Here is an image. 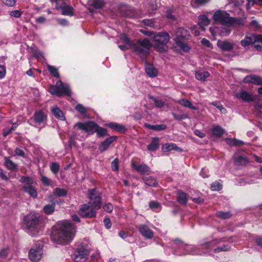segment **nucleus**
Returning a JSON list of instances; mask_svg holds the SVG:
<instances>
[{"label":"nucleus","mask_w":262,"mask_h":262,"mask_svg":"<svg viewBox=\"0 0 262 262\" xmlns=\"http://www.w3.org/2000/svg\"><path fill=\"white\" fill-rule=\"evenodd\" d=\"M75 229L69 221H64L58 223L53 230L52 241L60 245H67L71 242L75 236Z\"/></svg>","instance_id":"nucleus-1"},{"label":"nucleus","mask_w":262,"mask_h":262,"mask_svg":"<svg viewBox=\"0 0 262 262\" xmlns=\"http://www.w3.org/2000/svg\"><path fill=\"white\" fill-rule=\"evenodd\" d=\"M90 202L83 205L80 210L79 214L82 217H92L95 215V210H98L101 206L100 197L95 193V189L89 190Z\"/></svg>","instance_id":"nucleus-2"},{"label":"nucleus","mask_w":262,"mask_h":262,"mask_svg":"<svg viewBox=\"0 0 262 262\" xmlns=\"http://www.w3.org/2000/svg\"><path fill=\"white\" fill-rule=\"evenodd\" d=\"M223 242H228V243H232L233 241L232 237L218 238L213 236H210L206 239L203 244H201L202 248L208 251L213 250L215 253H219L221 252L228 251L231 249V246L229 244H225L223 246L215 248V247L219 244Z\"/></svg>","instance_id":"nucleus-3"},{"label":"nucleus","mask_w":262,"mask_h":262,"mask_svg":"<svg viewBox=\"0 0 262 262\" xmlns=\"http://www.w3.org/2000/svg\"><path fill=\"white\" fill-rule=\"evenodd\" d=\"M25 222L28 232L36 236L41 231L43 225L39 216L35 213H30L25 217Z\"/></svg>","instance_id":"nucleus-4"},{"label":"nucleus","mask_w":262,"mask_h":262,"mask_svg":"<svg viewBox=\"0 0 262 262\" xmlns=\"http://www.w3.org/2000/svg\"><path fill=\"white\" fill-rule=\"evenodd\" d=\"M152 39L155 42L154 47L156 50L160 52L167 51L168 49L167 43L170 40V36L167 32H155Z\"/></svg>","instance_id":"nucleus-5"},{"label":"nucleus","mask_w":262,"mask_h":262,"mask_svg":"<svg viewBox=\"0 0 262 262\" xmlns=\"http://www.w3.org/2000/svg\"><path fill=\"white\" fill-rule=\"evenodd\" d=\"M174 245L177 246H179V248H184V250L181 252L175 251L174 254L178 255H182L185 254H192L197 255L202 254L204 253V252H202L201 249H204L201 247V245L200 247H196L193 245H186L184 244L180 240H175Z\"/></svg>","instance_id":"nucleus-6"},{"label":"nucleus","mask_w":262,"mask_h":262,"mask_svg":"<svg viewBox=\"0 0 262 262\" xmlns=\"http://www.w3.org/2000/svg\"><path fill=\"white\" fill-rule=\"evenodd\" d=\"M19 182L24 184L22 190L24 192L32 198L35 199L37 197V189L35 187L36 182L32 178L23 176L20 178Z\"/></svg>","instance_id":"nucleus-7"},{"label":"nucleus","mask_w":262,"mask_h":262,"mask_svg":"<svg viewBox=\"0 0 262 262\" xmlns=\"http://www.w3.org/2000/svg\"><path fill=\"white\" fill-rule=\"evenodd\" d=\"M152 45L149 40L145 38L142 40L139 39L136 43H133L132 48L137 54L145 55L148 53L149 49Z\"/></svg>","instance_id":"nucleus-8"},{"label":"nucleus","mask_w":262,"mask_h":262,"mask_svg":"<svg viewBox=\"0 0 262 262\" xmlns=\"http://www.w3.org/2000/svg\"><path fill=\"white\" fill-rule=\"evenodd\" d=\"M177 37L175 39L176 44L185 52L189 50V47L187 44L180 40V38L187 39L189 36L188 31L183 28H178L176 31Z\"/></svg>","instance_id":"nucleus-9"},{"label":"nucleus","mask_w":262,"mask_h":262,"mask_svg":"<svg viewBox=\"0 0 262 262\" xmlns=\"http://www.w3.org/2000/svg\"><path fill=\"white\" fill-rule=\"evenodd\" d=\"M213 19L215 21L224 25H229L230 23H232L231 21H233L228 13L221 10H217L214 13Z\"/></svg>","instance_id":"nucleus-10"},{"label":"nucleus","mask_w":262,"mask_h":262,"mask_svg":"<svg viewBox=\"0 0 262 262\" xmlns=\"http://www.w3.org/2000/svg\"><path fill=\"white\" fill-rule=\"evenodd\" d=\"M75 126L90 135L95 133L97 124L93 121H88L85 123L78 122L75 124Z\"/></svg>","instance_id":"nucleus-11"},{"label":"nucleus","mask_w":262,"mask_h":262,"mask_svg":"<svg viewBox=\"0 0 262 262\" xmlns=\"http://www.w3.org/2000/svg\"><path fill=\"white\" fill-rule=\"evenodd\" d=\"M43 255L42 248L33 247L30 249L29 252V257L32 261L37 262L39 261Z\"/></svg>","instance_id":"nucleus-12"},{"label":"nucleus","mask_w":262,"mask_h":262,"mask_svg":"<svg viewBox=\"0 0 262 262\" xmlns=\"http://www.w3.org/2000/svg\"><path fill=\"white\" fill-rule=\"evenodd\" d=\"M88 251L85 249H78L75 251L73 258L76 262H83L88 258Z\"/></svg>","instance_id":"nucleus-13"},{"label":"nucleus","mask_w":262,"mask_h":262,"mask_svg":"<svg viewBox=\"0 0 262 262\" xmlns=\"http://www.w3.org/2000/svg\"><path fill=\"white\" fill-rule=\"evenodd\" d=\"M138 229L141 235L145 238L151 239L153 237L154 232L146 225H140Z\"/></svg>","instance_id":"nucleus-14"},{"label":"nucleus","mask_w":262,"mask_h":262,"mask_svg":"<svg viewBox=\"0 0 262 262\" xmlns=\"http://www.w3.org/2000/svg\"><path fill=\"white\" fill-rule=\"evenodd\" d=\"M234 165L237 166H245L248 163V159L243 155L235 154L233 156Z\"/></svg>","instance_id":"nucleus-15"},{"label":"nucleus","mask_w":262,"mask_h":262,"mask_svg":"<svg viewBox=\"0 0 262 262\" xmlns=\"http://www.w3.org/2000/svg\"><path fill=\"white\" fill-rule=\"evenodd\" d=\"M217 46L224 51H231L233 50L234 43L228 40H219Z\"/></svg>","instance_id":"nucleus-16"},{"label":"nucleus","mask_w":262,"mask_h":262,"mask_svg":"<svg viewBox=\"0 0 262 262\" xmlns=\"http://www.w3.org/2000/svg\"><path fill=\"white\" fill-rule=\"evenodd\" d=\"M57 86L58 91L59 92V96H62L63 95L70 96L71 91L68 85H64L63 83L59 80L57 82Z\"/></svg>","instance_id":"nucleus-17"},{"label":"nucleus","mask_w":262,"mask_h":262,"mask_svg":"<svg viewBox=\"0 0 262 262\" xmlns=\"http://www.w3.org/2000/svg\"><path fill=\"white\" fill-rule=\"evenodd\" d=\"M132 166L141 174H148L150 172V168L145 164L137 165L135 163L132 162Z\"/></svg>","instance_id":"nucleus-18"},{"label":"nucleus","mask_w":262,"mask_h":262,"mask_svg":"<svg viewBox=\"0 0 262 262\" xmlns=\"http://www.w3.org/2000/svg\"><path fill=\"white\" fill-rule=\"evenodd\" d=\"M235 96L238 99H242L245 102H249L253 100L252 95L246 91H242L239 93H236Z\"/></svg>","instance_id":"nucleus-19"},{"label":"nucleus","mask_w":262,"mask_h":262,"mask_svg":"<svg viewBox=\"0 0 262 262\" xmlns=\"http://www.w3.org/2000/svg\"><path fill=\"white\" fill-rule=\"evenodd\" d=\"M244 81L246 83H252L255 84H262V78L255 75H249L245 77Z\"/></svg>","instance_id":"nucleus-20"},{"label":"nucleus","mask_w":262,"mask_h":262,"mask_svg":"<svg viewBox=\"0 0 262 262\" xmlns=\"http://www.w3.org/2000/svg\"><path fill=\"white\" fill-rule=\"evenodd\" d=\"M255 39V35L246 36L241 41V45L244 48L247 49L250 45H253L254 46Z\"/></svg>","instance_id":"nucleus-21"},{"label":"nucleus","mask_w":262,"mask_h":262,"mask_svg":"<svg viewBox=\"0 0 262 262\" xmlns=\"http://www.w3.org/2000/svg\"><path fill=\"white\" fill-rule=\"evenodd\" d=\"M226 142L228 145L231 146H248L246 143L241 140H237L234 138L227 139Z\"/></svg>","instance_id":"nucleus-22"},{"label":"nucleus","mask_w":262,"mask_h":262,"mask_svg":"<svg viewBox=\"0 0 262 262\" xmlns=\"http://www.w3.org/2000/svg\"><path fill=\"white\" fill-rule=\"evenodd\" d=\"M199 25L202 30L205 31L206 26L210 24V20L208 18L204 15H200L199 17Z\"/></svg>","instance_id":"nucleus-23"},{"label":"nucleus","mask_w":262,"mask_h":262,"mask_svg":"<svg viewBox=\"0 0 262 262\" xmlns=\"http://www.w3.org/2000/svg\"><path fill=\"white\" fill-rule=\"evenodd\" d=\"M4 160V165L8 169L11 171H14L17 169V165L10 160L9 158L6 157H5Z\"/></svg>","instance_id":"nucleus-24"},{"label":"nucleus","mask_w":262,"mask_h":262,"mask_svg":"<svg viewBox=\"0 0 262 262\" xmlns=\"http://www.w3.org/2000/svg\"><path fill=\"white\" fill-rule=\"evenodd\" d=\"M147 74L150 77H156L158 75V70L151 64H147L145 67Z\"/></svg>","instance_id":"nucleus-25"},{"label":"nucleus","mask_w":262,"mask_h":262,"mask_svg":"<svg viewBox=\"0 0 262 262\" xmlns=\"http://www.w3.org/2000/svg\"><path fill=\"white\" fill-rule=\"evenodd\" d=\"M52 112L53 115L60 120H64L65 117L62 112L57 107L55 106L52 108Z\"/></svg>","instance_id":"nucleus-26"},{"label":"nucleus","mask_w":262,"mask_h":262,"mask_svg":"<svg viewBox=\"0 0 262 262\" xmlns=\"http://www.w3.org/2000/svg\"><path fill=\"white\" fill-rule=\"evenodd\" d=\"M177 195L178 201L181 204L186 205L188 200L186 194L181 190H179L178 191Z\"/></svg>","instance_id":"nucleus-27"},{"label":"nucleus","mask_w":262,"mask_h":262,"mask_svg":"<svg viewBox=\"0 0 262 262\" xmlns=\"http://www.w3.org/2000/svg\"><path fill=\"white\" fill-rule=\"evenodd\" d=\"M254 48L258 51H262V35H255Z\"/></svg>","instance_id":"nucleus-28"},{"label":"nucleus","mask_w":262,"mask_h":262,"mask_svg":"<svg viewBox=\"0 0 262 262\" xmlns=\"http://www.w3.org/2000/svg\"><path fill=\"white\" fill-rule=\"evenodd\" d=\"M210 76V74L206 71H197L195 73V78L199 80L204 81Z\"/></svg>","instance_id":"nucleus-29"},{"label":"nucleus","mask_w":262,"mask_h":262,"mask_svg":"<svg viewBox=\"0 0 262 262\" xmlns=\"http://www.w3.org/2000/svg\"><path fill=\"white\" fill-rule=\"evenodd\" d=\"M178 103L185 107H188L194 110H196V108L193 106L191 103L187 99H181L178 101Z\"/></svg>","instance_id":"nucleus-30"},{"label":"nucleus","mask_w":262,"mask_h":262,"mask_svg":"<svg viewBox=\"0 0 262 262\" xmlns=\"http://www.w3.org/2000/svg\"><path fill=\"white\" fill-rule=\"evenodd\" d=\"M107 125L109 127L121 133H123L125 130V128L123 126L117 123H112L107 124Z\"/></svg>","instance_id":"nucleus-31"},{"label":"nucleus","mask_w":262,"mask_h":262,"mask_svg":"<svg viewBox=\"0 0 262 262\" xmlns=\"http://www.w3.org/2000/svg\"><path fill=\"white\" fill-rule=\"evenodd\" d=\"M144 181L146 185L151 186L155 187L157 185V182L155 179L152 177H145Z\"/></svg>","instance_id":"nucleus-32"},{"label":"nucleus","mask_w":262,"mask_h":262,"mask_svg":"<svg viewBox=\"0 0 262 262\" xmlns=\"http://www.w3.org/2000/svg\"><path fill=\"white\" fill-rule=\"evenodd\" d=\"M35 121L37 123H41L46 118V116L41 111L37 112L34 115Z\"/></svg>","instance_id":"nucleus-33"},{"label":"nucleus","mask_w":262,"mask_h":262,"mask_svg":"<svg viewBox=\"0 0 262 262\" xmlns=\"http://www.w3.org/2000/svg\"><path fill=\"white\" fill-rule=\"evenodd\" d=\"M145 126L152 130H164L166 128V125L165 124H160V125H150L148 124H145Z\"/></svg>","instance_id":"nucleus-34"},{"label":"nucleus","mask_w":262,"mask_h":262,"mask_svg":"<svg viewBox=\"0 0 262 262\" xmlns=\"http://www.w3.org/2000/svg\"><path fill=\"white\" fill-rule=\"evenodd\" d=\"M55 203L45 206L43 209L45 213L47 214H52L55 210Z\"/></svg>","instance_id":"nucleus-35"},{"label":"nucleus","mask_w":262,"mask_h":262,"mask_svg":"<svg viewBox=\"0 0 262 262\" xmlns=\"http://www.w3.org/2000/svg\"><path fill=\"white\" fill-rule=\"evenodd\" d=\"M224 132V129L220 126H216L212 128L213 134L217 137L222 136Z\"/></svg>","instance_id":"nucleus-36"},{"label":"nucleus","mask_w":262,"mask_h":262,"mask_svg":"<svg viewBox=\"0 0 262 262\" xmlns=\"http://www.w3.org/2000/svg\"><path fill=\"white\" fill-rule=\"evenodd\" d=\"M91 5L96 9L101 8L104 5L103 0H91Z\"/></svg>","instance_id":"nucleus-37"},{"label":"nucleus","mask_w":262,"mask_h":262,"mask_svg":"<svg viewBox=\"0 0 262 262\" xmlns=\"http://www.w3.org/2000/svg\"><path fill=\"white\" fill-rule=\"evenodd\" d=\"M149 207L155 211H160L161 210V205L160 203L155 201H151L149 203Z\"/></svg>","instance_id":"nucleus-38"},{"label":"nucleus","mask_w":262,"mask_h":262,"mask_svg":"<svg viewBox=\"0 0 262 262\" xmlns=\"http://www.w3.org/2000/svg\"><path fill=\"white\" fill-rule=\"evenodd\" d=\"M95 132L97 133V136L100 137H104L107 134L106 130L104 128L99 126L97 124Z\"/></svg>","instance_id":"nucleus-39"},{"label":"nucleus","mask_w":262,"mask_h":262,"mask_svg":"<svg viewBox=\"0 0 262 262\" xmlns=\"http://www.w3.org/2000/svg\"><path fill=\"white\" fill-rule=\"evenodd\" d=\"M149 98L154 101V104L157 107L162 108L164 106L165 103L161 100L157 99L152 96H150Z\"/></svg>","instance_id":"nucleus-40"},{"label":"nucleus","mask_w":262,"mask_h":262,"mask_svg":"<svg viewBox=\"0 0 262 262\" xmlns=\"http://www.w3.org/2000/svg\"><path fill=\"white\" fill-rule=\"evenodd\" d=\"M160 139L158 138H153L151 143L148 145L147 147H157L160 146Z\"/></svg>","instance_id":"nucleus-41"},{"label":"nucleus","mask_w":262,"mask_h":262,"mask_svg":"<svg viewBox=\"0 0 262 262\" xmlns=\"http://www.w3.org/2000/svg\"><path fill=\"white\" fill-rule=\"evenodd\" d=\"M216 215L222 219H227L231 217V214L229 212L220 211L216 213Z\"/></svg>","instance_id":"nucleus-42"},{"label":"nucleus","mask_w":262,"mask_h":262,"mask_svg":"<svg viewBox=\"0 0 262 262\" xmlns=\"http://www.w3.org/2000/svg\"><path fill=\"white\" fill-rule=\"evenodd\" d=\"M54 194L58 196H63L67 195V191L64 189L57 188L54 190Z\"/></svg>","instance_id":"nucleus-43"},{"label":"nucleus","mask_w":262,"mask_h":262,"mask_svg":"<svg viewBox=\"0 0 262 262\" xmlns=\"http://www.w3.org/2000/svg\"><path fill=\"white\" fill-rule=\"evenodd\" d=\"M49 92L53 95H55L57 96H59V92L58 91L57 86V82L55 85H50L49 87Z\"/></svg>","instance_id":"nucleus-44"},{"label":"nucleus","mask_w":262,"mask_h":262,"mask_svg":"<svg viewBox=\"0 0 262 262\" xmlns=\"http://www.w3.org/2000/svg\"><path fill=\"white\" fill-rule=\"evenodd\" d=\"M48 69L50 72L55 77H58L59 75L58 72V71L57 69H56L55 67L50 66L48 65Z\"/></svg>","instance_id":"nucleus-45"},{"label":"nucleus","mask_w":262,"mask_h":262,"mask_svg":"<svg viewBox=\"0 0 262 262\" xmlns=\"http://www.w3.org/2000/svg\"><path fill=\"white\" fill-rule=\"evenodd\" d=\"M116 139V136H112L106 139L103 143L102 145L105 147L110 145L111 143Z\"/></svg>","instance_id":"nucleus-46"},{"label":"nucleus","mask_w":262,"mask_h":262,"mask_svg":"<svg viewBox=\"0 0 262 262\" xmlns=\"http://www.w3.org/2000/svg\"><path fill=\"white\" fill-rule=\"evenodd\" d=\"M120 37L123 42L125 43L127 45L132 47L133 43L131 42L130 39L126 36L125 34H121Z\"/></svg>","instance_id":"nucleus-47"},{"label":"nucleus","mask_w":262,"mask_h":262,"mask_svg":"<svg viewBox=\"0 0 262 262\" xmlns=\"http://www.w3.org/2000/svg\"><path fill=\"white\" fill-rule=\"evenodd\" d=\"M211 189L212 191H219L222 188V185L218 182H215L211 185Z\"/></svg>","instance_id":"nucleus-48"},{"label":"nucleus","mask_w":262,"mask_h":262,"mask_svg":"<svg viewBox=\"0 0 262 262\" xmlns=\"http://www.w3.org/2000/svg\"><path fill=\"white\" fill-rule=\"evenodd\" d=\"M231 19L233 21H231L232 23H230L229 25H232L234 24H236L237 25H244V20L241 18H233L231 17Z\"/></svg>","instance_id":"nucleus-49"},{"label":"nucleus","mask_w":262,"mask_h":262,"mask_svg":"<svg viewBox=\"0 0 262 262\" xmlns=\"http://www.w3.org/2000/svg\"><path fill=\"white\" fill-rule=\"evenodd\" d=\"M51 170L54 173H57L59 169V165L57 163H52L50 166Z\"/></svg>","instance_id":"nucleus-50"},{"label":"nucleus","mask_w":262,"mask_h":262,"mask_svg":"<svg viewBox=\"0 0 262 262\" xmlns=\"http://www.w3.org/2000/svg\"><path fill=\"white\" fill-rule=\"evenodd\" d=\"M41 181L45 186H50L51 184V180L45 176H41Z\"/></svg>","instance_id":"nucleus-51"},{"label":"nucleus","mask_w":262,"mask_h":262,"mask_svg":"<svg viewBox=\"0 0 262 262\" xmlns=\"http://www.w3.org/2000/svg\"><path fill=\"white\" fill-rule=\"evenodd\" d=\"M76 110L82 115H85L86 113L85 108L80 104H78L76 106Z\"/></svg>","instance_id":"nucleus-52"},{"label":"nucleus","mask_w":262,"mask_h":262,"mask_svg":"<svg viewBox=\"0 0 262 262\" xmlns=\"http://www.w3.org/2000/svg\"><path fill=\"white\" fill-rule=\"evenodd\" d=\"M8 254V248H4L0 251V258H5Z\"/></svg>","instance_id":"nucleus-53"},{"label":"nucleus","mask_w":262,"mask_h":262,"mask_svg":"<svg viewBox=\"0 0 262 262\" xmlns=\"http://www.w3.org/2000/svg\"><path fill=\"white\" fill-rule=\"evenodd\" d=\"M118 160L117 159H115L112 162V168L113 170L115 171H117L118 170Z\"/></svg>","instance_id":"nucleus-54"},{"label":"nucleus","mask_w":262,"mask_h":262,"mask_svg":"<svg viewBox=\"0 0 262 262\" xmlns=\"http://www.w3.org/2000/svg\"><path fill=\"white\" fill-rule=\"evenodd\" d=\"M211 104L219 108L222 113H225L226 112V109L223 107L222 105H220L218 102H213Z\"/></svg>","instance_id":"nucleus-55"},{"label":"nucleus","mask_w":262,"mask_h":262,"mask_svg":"<svg viewBox=\"0 0 262 262\" xmlns=\"http://www.w3.org/2000/svg\"><path fill=\"white\" fill-rule=\"evenodd\" d=\"M172 116H173L174 118L177 120H181L182 119H185L188 118V116L186 115H177L175 113L172 114Z\"/></svg>","instance_id":"nucleus-56"},{"label":"nucleus","mask_w":262,"mask_h":262,"mask_svg":"<svg viewBox=\"0 0 262 262\" xmlns=\"http://www.w3.org/2000/svg\"><path fill=\"white\" fill-rule=\"evenodd\" d=\"M149 8L151 10H156L158 9V5L156 1H150L149 3Z\"/></svg>","instance_id":"nucleus-57"},{"label":"nucleus","mask_w":262,"mask_h":262,"mask_svg":"<svg viewBox=\"0 0 262 262\" xmlns=\"http://www.w3.org/2000/svg\"><path fill=\"white\" fill-rule=\"evenodd\" d=\"M21 14V12L19 10H14L12 11H11L10 13V15L11 16H13L16 18H18L20 17Z\"/></svg>","instance_id":"nucleus-58"},{"label":"nucleus","mask_w":262,"mask_h":262,"mask_svg":"<svg viewBox=\"0 0 262 262\" xmlns=\"http://www.w3.org/2000/svg\"><path fill=\"white\" fill-rule=\"evenodd\" d=\"M103 209L104 210L110 213L112 211L113 209V206L110 203L106 204L103 206Z\"/></svg>","instance_id":"nucleus-59"},{"label":"nucleus","mask_w":262,"mask_h":262,"mask_svg":"<svg viewBox=\"0 0 262 262\" xmlns=\"http://www.w3.org/2000/svg\"><path fill=\"white\" fill-rule=\"evenodd\" d=\"M3 3L6 6L12 7L15 3V0H2Z\"/></svg>","instance_id":"nucleus-60"},{"label":"nucleus","mask_w":262,"mask_h":262,"mask_svg":"<svg viewBox=\"0 0 262 262\" xmlns=\"http://www.w3.org/2000/svg\"><path fill=\"white\" fill-rule=\"evenodd\" d=\"M105 226L107 229H110L111 227L112 224L109 219L106 218L103 221Z\"/></svg>","instance_id":"nucleus-61"},{"label":"nucleus","mask_w":262,"mask_h":262,"mask_svg":"<svg viewBox=\"0 0 262 262\" xmlns=\"http://www.w3.org/2000/svg\"><path fill=\"white\" fill-rule=\"evenodd\" d=\"M166 17L171 20H174L176 19L175 16L172 15V12L170 10L167 11Z\"/></svg>","instance_id":"nucleus-62"},{"label":"nucleus","mask_w":262,"mask_h":262,"mask_svg":"<svg viewBox=\"0 0 262 262\" xmlns=\"http://www.w3.org/2000/svg\"><path fill=\"white\" fill-rule=\"evenodd\" d=\"M140 31L145 35L150 36L151 39H152V36L154 35L155 32L152 31H147L143 30H141Z\"/></svg>","instance_id":"nucleus-63"},{"label":"nucleus","mask_w":262,"mask_h":262,"mask_svg":"<svg viewBox=\"0 0 262 262\" xmlns=\"http://www.w3.org/2000/svg\"><path fill=\"white\" fill-rule=\"evenodd\" d=\"M200 175L204 178L208 177V171L205 168L202 169L200 172Z\"/></svg>","instance_id":"nucleus-64"}]
</instances>
